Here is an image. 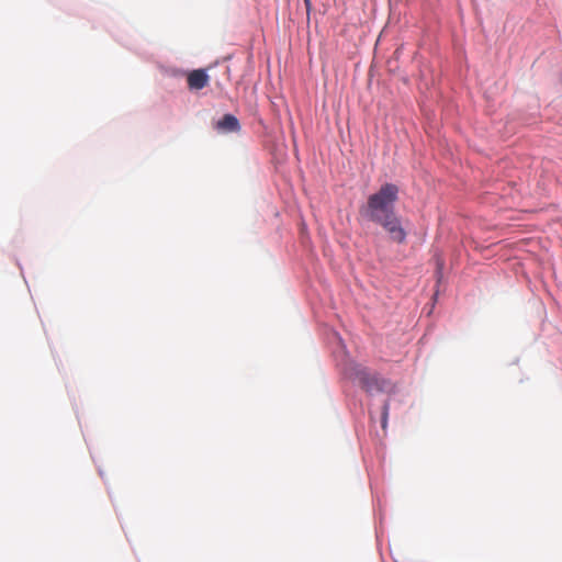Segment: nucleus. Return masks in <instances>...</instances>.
Listing matches in <instances>:
<instances>
[{
  "instance_id": "1",
  "label": "nucleus",
  "mask_w": 562,
  "mask_h": 562,
  "mask_svg": "<svg viewBox=\"0 0 562 562\" xmlns=\"http://www.w3.org/2000/svg\"><path fill=\"white\" fill-rule=\"evenodd\" d=\"M398 192V187L394 183L382 184L376 192L368 196L366 204L360 206L359 213L366 220L380 225L390 240L404 244L407 232L395 211Z\"/></svg>"
},
{
  "instance_id": "2",
  "label": "nucleus",
  "mask_w": 562,
  "mask_h": 562,
  "mask_svg": "<svg viewBox=\"0 0 562 562\" xmlns=\"http://www.w3.org/2000/svg\"><path fill=\"white\" fill-rule=\"evenodd\" d=\"M349 379L359 383L367 392L381 391L383 382L361 366H353L348 373Z\"/></svg>"
},
{
  "instance_id": "3",
  "label": "nucleus",
  "mask_w": 562,
  "mask_h": 562,
  "mask_svg": "<svg viewBox=\"0 0 562 562\" xmlns=\"http://www.w3.org/2000/svg\"><path fill=\"white\" fill-rule=\"evenodd\" d=\"M187 81L191 90H201L209 85L210 77L204 69H196L188 75Z\"/></svg>"
},
{
  "instance_id": "4",
  "label": "nucleus",
  "mask_w": 562,
  "mask_h": 562,
  "mask_svg": "<svg viewBox=\"0 0 562 562\" xmlns=\"http://www.w3.org/2000/svg\"><path fill=\"white\" fill-rule=\"evenodd\" d=\"M217 128L225 132H236L240 128L238 120L232 114H225L218 122Z\"/></svg>"
},
{
  "instance_id": "5",
  "label": "nucleus",
  "mask_w": 562,
  "mask_h": 562,
  "mask_svg": "<svg viewBox=\"0 0 562 562\" xmlns=\"http://www.w3.org/2000/svg\"><path fill=\"white\" fill-rule=\"evenodd\" d=\"M387 405H384V408H383V422H382V426L385 427L386 425V418H387Z\"/></svg>"
},
{
  "instance_id": "6",
  "label": "nucleus",
  "mask_w": 562,
  "mask_h": 562,
  "mask_svg": "<svg viewBox=\"0 0 562 562\" xmlns=\"http://www.w3.org/2000/svg\"><path fill=\"white\" fill-rule=\"evenodd\" d=\"M307 11L311 9V0H304Z\"/></svg>"
}]
</instances>
